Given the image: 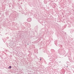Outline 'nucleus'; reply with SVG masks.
<instances>
[{"label":"nucleus","instance_id":"obj_1","mask_svg":"<svg viewBox=\"0 0 74 74\" xmlns=\"http://www.w3.org/2000/svg\"><path fill=\"white\" fill-rule=\"evenodd\" d=\"M9 68H10V69H11V68H12L11 66H9Z\"/></svg>","mask_w":74,"mask_h":74},{"label":"nucleus","instance_id":"obj_2","mask_svg":"<svg viewBox=\"0 0 74 74\" xmlns=\"http://www.w3.org/2000/svg\"><path fill=\"white\" fill-rule=\"evenodd\" d=\"M41 60V58H40V60Z\"/></svg>","mask_w":74,"mask_h":74}]
</instances>
